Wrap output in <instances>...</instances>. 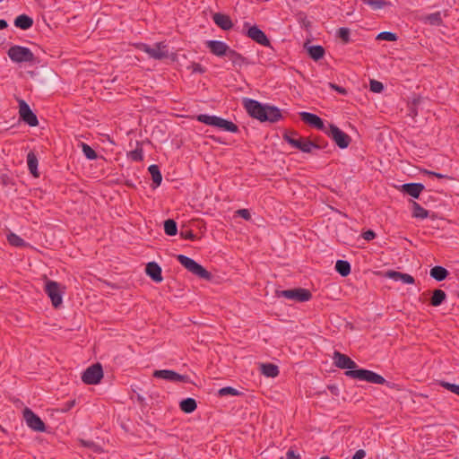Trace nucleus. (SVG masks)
<instances>
[{"label": "nucleus", "instance_id": "obj_19", "mask_svg": "<svg viewBox=\"0 0 459 459\" xmlns=\"http://www.w3.org/2000/svg\"><path fill=\"white\" fill-rule=\"evenodd\" d=\"M385 277L392 279L394 281H401L405 284H413L415 280L414 278L408 273H403L396 271H387L385 272Z\"/></svg>", "mask_w": 459, "mask_h": 459}, {"label": "nucleus", "instance_id": "obj_31", "mask_svg": "<svg viewBox=\"0 0 459 459\" xmlns=\"http://www.w3.org/2000/svg\"><path fill=\"white\" fill-rule=\"evenodd\" d=\"M307 52L311 58L317 61L321 59L325 55V49L319 45L311 46L307 48Z\"/></svg>", "mask_w": 459, "mask_h": 459}, {"label": "nucleus", "instance_id": "obj_51", "mask_svg": "<svg viewBox=\"0 0 459 459\" xmlns=\"http://www.w3.org/2000/svg\"><path fill=\"white\" fill-rule=\"evenodd\" d=\"M329 86L333 89L334 91H338L339 93L342 94V95H345L347 93V91L346 89L342 88V87H340L334 83H332L330 82L329 83Z\"/></svg>", "mask_w": 459, "mask_h": 459}, {"label": "nucleus", "instance_id": "obj_1", "mask_svg": "<svg viewBox=\"0 0 459 459\" xmlns=\"http://www.w3.org/2000/svg\"><path fill=\"white\" fill-rule=\"evenodd\" d=\"M244 107L252 117L261 122L268 121L274 123L281 118V112L278 108L274 106L262 105L255 100L245 99Z\"/></svg>", "mask_w": 459, "mask_h": 459}, {"label": "nucleus", "instance_id": "obj_6", "mask_svg": "<svg viewBox=\"0 0 459 459\" xmlns=\"http://www.w3.org/2000/svg\"><path fill=\"white\" fill-rule=\"evenodd\" d=\"M329 137H331L336 145L341 149L347 148L351 143V137L342 132L335 125H329L328 128L325 132Z\"/></svg>", "mask_w": 459, "mask_h": 459}, {"label": "nucleus", "instance_id": "obj_12", "mask_svg": "<svg viewBox=\"0 0 459 459\" xmlns=\"http://www.w3.org/2000/svg\"><path fill=\"white\" fill-rule=\"evenodd\" d=\"M153 377L157 378H161L169 382H186L188 380V377L186 375H180L173 370L162 369V370H155L153 372Z\"/></svg>", "mask_w": 459, "mask_h": 459}, {"label": "nucleus", "instance_id": "obj_29", "mask_svg": "<svg viewBox=\"0 0 459 459\" xmlns=\"http://www.w3.org/2000/svg\"><path fill=\"white\" fill-rule=\"evenodd\" d=\"M447 270L442 266H434L430 270V276L438 281L445 280L447 277Z\"/></svg>", "mask_w": 459, "mask_h": 459}, {"label": "nucleus", "instance_id": "obj_3", "mask_svg": "<svg viewBox=\"0 0 459 459\" xmlns=\"http://www.w3.org/2000/svg\"><path fill=\"white\" fill-rule=\"evenodd\" d=\"M178 261L183 265L188 272L198 276L201 279L211 280L212 273H209L204 267L196 263L194 259L185 255H178Z\"/></svg>", "mask_w": 459, "mask_h": 459}, {"label": "nucleus", "instance_id": "obj_11", "mask_svg": "<svg viewBox=\"0 0 459 459\" xmlns=\"http://www.w3.org/2000/svg\"><path fill=\"white\" fill-rule=\"evenodd\" d=\"M19 114L21 118L30 126H37L39 124L37 116L31 111L29 105L22 100H19Z\"/></svg>", "mask_w": 459, "mask_h": 459}, {"label": "nucleus", "instance_id": "obj_41", "mask_svg": "<svg viewBox=\"0 0 459 459\" xmlns=\"http://www.w3.org/2000/svg\"><path fill=\"white\" fill-rule=\"evenodd\" d=\"M240 394V392L231 386H226L222 387L219 390V395L220 396H225V395H238Z\"/></svg>", "mask_w": 459, "mask_h": 459}, {"label": "nucleus", "instance_id": "obj_40", "mask_svg": "<svg viewBox=\"0 0 459 459\" xmlns=\"http://www.w3.org/2000/svg\"><path fill=\"white\" fill-rule=\"evenodd\" d=\"M377 39L386 40V41H395L397 39V36L395 33L390 31H383L380 32L377 36Z\"/></svg>", "mask_w": 459, "mask_h": 459}, {"label": "nucleus", "instance_id": "obj_27", "mask_svg": "<svg viewBox=\"0 0 459 459\" xmlns=\"http://www.w3.org/2000/svg\"><path fill=\"white\" fill-rule=\"evenodd\" d=\"M197 407L196 402L193 398H186L180 402L179 408L186 413H192Z\"/></svg>", "mask_w": 459, "mask_h": 459}, {"label": "nucleus", "instance_id": "obj_8", "mask_svg": "<svg viewBox=\"0 0 459 459\" xmlns=\"http://www.w3.org/2000/svg\"><path fill=\"white\" fill-rule=\"evenodd\" d=\"M276 295L278 297H284L288 299L296 300L299 302L307 301L311 299L312 295L309 290L306 289H291L285 290H277Z\"/></svg>", "mask_w": 459, "mask_h": 459}, {"label": "nucleus", "instance_id": "obj_13", "mask_svg": "<svg viewBox=\"0 0 459 459\" xmlns=\"http://www.w3.org/2000/svg\"><path fill=\"white\" fill-rule=\"evenodd\" d=\"M333 359L334 365L339 368L348 370L358 369L357 364L350 357L339 351H334Z\"/></svg>", "mask_w": 459, "mask_h": 459}, {"label": "nucleus", "instance_id": "obj_24", "mask_svg": "<svg viewBox=\"0 0 459 459\" xmlns=\"http://www.w3.org/2000/svg\"><path fill=\"white\" fill-rule=\"evenodd\" d=\"M260 370L263 375L268 377H275L279 375L278 367L272 363L260 364Z\"/></svg>", "mask_w": 459, "mask_h": 459}, {"label": "nucleus", "instance_id": "obj_47", "mask_svg": "<svg viewBox=\"0 0 459 459\" xmlns=\"http://www.w3.org/2000/svg\"><path fill=\"white\" fill-rule=\"evenodd\" d=\"M180 236L185 239H190V240L195 239V235L193 233L192 230H181Z\"/></svg>", "mask_w": 459, "mask_h": 459}, {"label": "nucleus", "instance_id": "obj_7", "mask_svg": "<svg viewBox=\"0 0 459 459\" xmlns=\"http://www.w3.org/2000/svg\"><path fill=\"white\" fill-rule=\"evenodd\" d=\"M45 291L51 299L53 307L56 308L60 307L63 302V290L61 285L54 281H47L45 285Z\"/></svg>", "mask_w": 459, "mask_h": 459}, {"label": "nucleus", "instance_id": "obj_37", "mask_svg": "<svg viewBox=\"0 0 459 459\" xmlns=\"http://www.w3.org/2000/svg\"><path fill=\"white\" fill-rule=\"evenodd\" d=\"M7 239H8L9 243L12 246H14V247H24V246H26L25 241L22 238H20L18 235H16L14 233L8 234L7 235Z\"/></svg>", "mask_w": 459, "mask_h": 459}, {"label": "nucleus", "instance_id": "obj_42", "mask_svg": "<svg viewBox=\"0 0 459 459\" xmlns=\"http://www.w3.org/2000/svg\"><path fill=\"white\" fill-rule=\"evenodd\" d=\"M129 158L134 161H141L143 160V149L142 147H137L135 150L131 151L128 153Z\"/></svg>", "mask_w": 459, "mask_h": 459}, {"label": "nucleus", "instance_id": "obj_36", "mask_svg": "<svg viewBox=\"0 0 459 459\" xmlns=\"http://www.w3.org/2000/svg\"><path fill=\"white\" fill-rule=\"evenodd\" d=\"M425 21L428 22L430 25H441L442 18L439 12L430 13L425 17Z\"/></svg>", "mask_w": 459, "mask_h": 459}, {"label": "nucleus", "instance_id": "obj_21", "mask_svg": "<svg viewBox=\"0 0 459 459\" xmlns=\"http://www.w3.org/2000/svg\"><path fill=\"white\" fill-rule=\"evenodd\" d=\"M402 188L409 195L418 198L423 191L424 186L420 183H406L402 186Z\"/></svg>", "mask_w": 459, "mask_h": 459}, {"label": "nucleus", "instance_id": "obj_16", "mask_svg": "<svg viewBox=\"0 0 459 459\" xmlns=\"http://www.w3.org/2000/svg\"><path fill=\"white\" fill-rule=\"evenodd\" d=\"M247 35L254 41L257 42L262 46H269L270 41L264 32L261 30L257 26H251L248 28Z\"/></svg>", "mask_w": 459, "mask_h": 459}, {"label": "nucleus", "instance_id": "obj_25", "mask_svg": "<svg viewBox=\"0 0 459 459\" xmlns=\"http://www.w3.org/2000/svg\"><path fill=\"white\" fill-rule=\"evenodd\" d=\"M216 127L231 133H237L238 131V127L236 124L220 117L218 118Z\"/></svg>", "mask_w": 459, "mask_h": 459}, {"label": "nucleus", "instance_id": "obj_15", "mask_svg": "<svg viewBox=\"0 0 459 459\" xmlns=\"http://www.w3.org/2000/svg\"><path fill=\"white\" fill-rule=\"evenodd\" d=\"M290 145L296 149L300 150L303 152L309 153L313 151V149H319L320 146L311 142L308 139L299 137L297 141H291Z\"/></svg>", "mask_w": 459, "mask_h": 459}, {"label": "nucleus", "instance_id": "obj_35", "mask_svg": "<svg viewBox=\"0 0 459 459\" xmlns=\"http://www.w3.org/2000/svg\"><path fill=\"white\" fill-rule=\"evenodd\" d=\"M165 233L169 236H175L178 232L177 223L174 220L169 219L164 222Z\"/></svg>", "mask_w": 459, "mask_h": 459}, {"label": "nucleus", "instance_id": "obj_57", "mask_svg": "<svg viewBox=\"0 0 459 459\" xmlns=\"http://www.w3.org/2000/svg\"><path fill=\"white\" fill-rule=\"evenodd\" d=\"M7 27V22L4 20L0 19V30H4Z\"/></svg>", "mask_w": 459, "mask_h": 459}, {"label": "nucleus", "instance_id": "obj_32", "mask_svg": "<svg viewBox=\"0 0 459 459\" xmlns=\"http://www.w3.org/2000/svg\"><path fill=\"white\" fill-rule=\"evenodd\" d=\"M335 270L342 275L347 276L351 273V264L344 260H338L335 264Z\"/></svg>", "mask_w": 459, "mask_h": 459}, {"label": "nucleus", "instance_id": "obj_45", "mask_svg": "<svg viewBox=\"0 0 459 459\" xmlns=\"http://www.w3.org/2000/svg\"><path fill=\"white\" fill-rule=\"evenodd\" d=\"M338 37L342 39L344 43H348L350 41V30L347 28H340Z\"/></svg>", "mask_w": 459, "mask_h": 459}, {"label": "nucleus", "instance_id": "obj_58", "mask_svg": "<svg viewBox=\"0 0 459 459\" xmlns=\"http://www.w3.org/2000/svg\"><path fill=\"white\" fill-rule=\"evenodd\" d=\"M74 404V401H73L71 403H69V408H71Z\"/></svg>", "mask_w": 459, "mask_h": 459}, {"label": "nucleus", "instance_id": "obj_59", "mask_svg": "<svg viewBox=\"0 0 459 459\" xmlns=\"http://www.w3.org/2000/svg\"><path fill=\"white\" fill-rule=\"evenodd\" d=\"M320 459H330V457H328V456H324V457H321Z\"/></svg>", "mask_w": 459, "mask_h": 459}, {"label": "nucleus", "instance_id": "obj_38", "mask_svg": "<svg viewBox=\"0 0 459 459\" xmlns=\"http://www.w3.org/2000/svg\"><path fill=\"white\" fill-rule=\"evenodd\" d=\"M365 3L374 10L382 9L389 4L385 0H366Z\"/></svg>", "mask_w": 459, "mask_h": 459}, {"label": "nucleus", "instance_id": "obj_17", "mask_svg": "<svg viewBox=\"0 0 459 459\" xmlns=\"http://www.w3.org/2000/svg\"><path fill=\"white\" fill-rule=\"evenodd\" d=\"M207 47L212 54L218 56H227L230 50V48L226 43L219 40L207 41Z\"/></svg>", "mask_w": 459, "mask_h": 459}, {"label": "nucleus", "instance_id": "obj_30", "mask_svg": "<svg viewBox=\"0 0 459 459\" xmlns=\"http://www.w3.org/2000/svg\"><path fill=\"white\" fill-rule=\"evenodd\" d=\"M446 294L444 290H435L430 299V304L433 307H438L446 300Z\"/></svg>", "mask_w": 459, "mask_h": 459}, {"label": "nucleus", "instance_id": "obj_22", "mask_svg": "<svg viewBox=\"0 0 459 459\" xmlns=\"http://www.w3.org/2000/svg\"><path fill=\"white\" fill-rule=\"evenodd\" d=\"M228 59L232 62L234 65L237 66H243L247 65L250 64V62L247 61V59L244 56H242L240 54L237 53L236 51L230 48L227 56Z\"/></svg>", "mask_w": 459, "mask_h": 459}, {"label": "nucleus", "instance_id": "obj_33", "mask_svg": "<svg viewBox=\"0 0 459 459\" xmlns=\"http://www.w3.org/2000/svg\"><path fill=\"white\" fill-rule=\"evenodd\" d=\"M412 216L414 218L426 219L429 216V212L418 203L412 202Z\"/></svg>", "mask_w": 459, "mask_h": 459}, {"label": "nucleus", "instance_id": "obj_39", "mask_svg": "<svg viewBox=\"0 0 459 459\" xmlns=\"http://www.w3.org/2000/svg\"><path fill=\"white\" fill-rule=\"evenodd\" d=\"M82 150L83 154L88 158L89 160H95L97 158L96 152L88 144L84 143H81Z\"/></svg>", "mask_w": 459, "mask_h": 459}, {"label": "nucleus", "instance_id": "obj_23", "mask_svg": "<svg viewBox=\"0 0 459 459\" xmlns=\"http://www.w3.org/2000/svg\"><path fill=\"white\" fill-rule=\"evenodd\" d=\"M33 24V20L26 14H21L14 20V25L22 30H28Z\"/></svg>", "mask_w": 459, "mask_h": 459}, {"label": "nucleus", "instance_id": "obj_4", "mask_svg": "<svg viewBox=\"0 0 459 459\" xmlns=\"http://www.w3.org/2000/svg\"><path fill=\"white\" fill-rule=\"evenodd\" d=\"M137 48L148 54L149 57L155 60H162L169 56V48L165 42L155 43L152 46L141 43L138 44Z\"/></svg>", "mask_w": 459, "mask_h": 459}, {"label": "nucleus", "instance_id": "obj_44", "mask_svg": "<svg viewBox=\"0 0 459 459\" xmlns=\"http://www.w3.org/2000/svg\"><path fill=\"white\" fill-rule=\"evenodd\" d=\"M439 385L441 386H443L444 388L451 391L452 393L459 395V385H455V384H451V383H448V382H445V381H441L439 383Z\"/></svg>", "mask_w": 459, "mask_h": 459}, {"label": "nucleus", "instance_id": "obj_53", "mask_svg": "<svg viewBox=\"0 0 459 459\" xmlns=\"http://www.w3.org/2000/svg\"><path fill=\"white\" fill-rule=\"evenodd\" d=\"M327 389L330 391V393L334 395V396H338L339 395V388L334 385H327Z\"/></svg>", "mask_w": 459, "mask_h": 459}, {"label": "nucleus", "instance_id": "obj_60", "mask_svg": "<svg viewBox=\"0 0 459 459\" xmlns=\"http://www.w3.org/2000/svg\"><path fill=\"white\" fill-rule=\"evenodd\" d=\"M458 297H459V292H458Z\"/></svg>", "mask_w": 459, "mask_h": 459}, {"label": "nucleus", "instance_id": "obj_43", "mask_svg": "<svg viewBox=\"0 0 459 459\" xmlns=\"http://www.w3.org/2000/svg\"><path fill=\"white\" fill-rule=\"evenodd\" d=\"M80 442L83 446L90 448L94 453H100L102 451L101 447L92 441L80 440Z\"/></svg>", "mask_w": 459, "mask_h": 459}, {"label": "nucleus", "instance_id": "obj_50", "mask_svg": "<svg viewBox=\"0 0 459 459\" xmlns=\"http://www.w3.org/2000/svg\"><path fill=\"white\" fill-rule=\"evenodd\" d=\"M362 237L365 240L370 241L376 238V233L373 230H368L363 232Z\"/></svg>", "mask_w": 459, "mask_h": 459}, {"label": "nucleus", "instance_id": "obj_48", "mask_svg": "<svg viewBox=\"0 0 459 459\" xmlns=\"http://www.w3.org/2000/svg\"><path fill=\"white\" fill-rule=\"evenodd\" d=\"M187 68L191 69L192 73H199V74L204 73V69L200 64L194 63L191 65H189Z\"/></svg>", "mask_w": 459, "mask_h": 459}, {"label": "nucleus", "instance_id": "obj_46", "mask_svg": "<svg viewBox=\"0 0 459 459\" xmlns=\"http://www.w3.org/2000/svg\"><path fill=\"white\" fill-rule=\"evenodd\" d=\"M383 84L382 82H378V81H376V80H371L370 81V90L373 91V92H377V93H379L383 91Z\"/></svg>", "mask_w": 459, "mask_h": 459}, {"label": "nucleus", "instance_id": "obj_18", "mask_svg": "<svg viewBox=\"0 0 459 459\" xmlns=\"http://www.w3.org/2000/svg\"><path fill=\"white\" fill-rule=\"evenodd\" d=\"M212 20L218 27L224 30H229L233 26L230 17L221 13H214L212 15Z\"/></svg>", "mask_w": 459, "mask_h": 459}, {"label": "nucleus", "instance_id": "obj_14", "mask_svg": "<svg viewBox=\"0 0 459 459\" xmlns=\"http://www.w3.org/2000/svg\"><path fill=\"white\" fill-rule=\"evenodd\" d=\"M299 116H300L301 120L304 123H306L316 129L322 130L324 132H325V130L327 129L325 126L323 120L318 116H316L315 114L304 111V112H301L299 114Z\"/></svg>", "mask_w": 459, "mask_h": 459}, {"label": "nucleus", "instance_id": "obj_2", "mask_svg": "<svg viewBox=\"0 0 459 459\" xmlns=\"http://www.w3.org/2000/svg\"><path fill=\"white\" fill-rule=\"evenodd\" d=\"M345 376L372 384L384 385L386 383V380L381 375L368 369L358 368L347 370Z\"/></svg>", "mask_w": 459, "mask_h": 459}, {"label": "nucleus", "instance_id": "obj_5", "mask_svg": "<svg viewBox=\"0 0 459 459\" xmlns=\"http://www.w3.org/2000/svg\"><path fill=\"white\" fill-rule=\"evenodd\" d=\"M7 54L15 63L33 62L35 59L33 53L28 48L17 45L11 47Z\"/></svg>", "mask_w": 459, "mask_h": 459}, {"label": "nucleus", "instance_id": "obj_49", "mask_svg": "<svg viewBox=\"0 0 459 459\" xmlns=\"http://www.w3.org/2000/svg\"><path fill=\"white\" fill-rule=\"evenodd\" d=\"M237 213L243 219L248 221L251 218L250 212L247 209H239Z\"/></svg>", "mask_w": 459, "mask_h": 459}, {"label": "nucleus", "instance_id": "obj_34", "mask_svg": "<svg viewBox=\"0 0 459 459\" xmlns=\"http://www.w3.org/2000/svg\"><path fill=\"white\" fill-rule=\"evenodd\" d=\"M219 117L217 116H210L206 114H201L196 117V119L208 126H217Z\"/></svg>", "mask_w": 459, "mask_h": 459}, {"label": "nucleus", "instance_id": "obj_56", "mask_svg": "<svg viewBox=\"0 0 459 459\" xmlns=\"http://www.w3.org/2000/svg\"><path fill=\"white\" fill-rule=\"evenodd\" d=\"M292 135H296L295 133H291L290 134H284V140L290 144L291 141H297V138H294Z\"/></svg>", "mask_w": 459, "mask_h": 459}, {"label": "nucleus", "instance_id": "obj_9", "mask_svg": "<svg viewBox=\"0 0 459 459\" xmlns=\"http://www.w3.org/2000/svg\"><path fill=\"white\" fill-rule=\"evenodd\" d=\"M103 377V370L100 364L97 363L89 367L82 374V380L87 385H96Z\"/></svg>", "mask_w": 459, "mask_h": 459}, {"label": "nucleus", "instance_id": "obj_52", "mask_svg": "<svg viewBox=\"0 0 459 459\" xmlns=\"http://www.w3.org/2000/svg\"><path fill=\"white\" fill-rule=\"evenodd\" d=\"M366 456V452L363 449H359L351 459H363Z\"/></svg>", "mask_w": 459, "mask_h": 459}, {"label": "nucleus", "instance_id": "obj_26", "mask_svg": "<svg viewBox=\"0 0 459 459\" xmlns=\"http://www.w3.org/2000/svg\"><path fill=\"white\" fill-rule=\"evenodd\" d=\"M27 164L30 172L35 177H39L38 172V159L36 154L33 152H30L27 155Z\"/></svg>", "mask_w": 459, "mask_h": 459}, {"label": "nucleus", "instance_id": "obj_55", "mask_svg": "<svg viewBox=\"0 0 459 459\" xmlns=\"http://www.w3.org/2000/svg\"><path fill=\"white\" fill-rule=\"evenodd\" d=\"M287 459H299V455H297L293 450H289L286 453Z\"/></svg>", "mask_w": 459, "mask_h": 459}, {"label": "nucleus", "instance_id": "obj_20", "mask_svg": "<svg viewBox=\"0 0 459 459\" xmlns=\"http://www.w3.org/2000/svg\"><path fill=\"white\" fill-rule=\"evenodd\" d=\"M146 273L156 282L162 281L161 268L155 262H150L146 265Z\"/></svg>", "mask_w": 459, "mask_h": 459}, {"label": "nucleus", "instance_id": "obj_54", "mask_svg": "<svg viewBox=\"0 0 459 459\" xmlns=\"http://www.w3.org/2000/svg\"><path fill=\"white\" fill-rule=\"evenodd\" d=\"M424 173L427 174V175L437 177V178H447V176H446V175H443V174H440V173H437V172H433V171H429V170H424Z\"/></svg>", "mask_w": 459, "mask_h": 459}, {"label": "nucleus", "instance_id": "obj_28", "mask_svg": "<svg viewBox=\"0 0 459 459\" xmlns=\"http://www.w3.org/2000/svg\"><path fill=\"white\" fill-rule=\"evenodd\" d=\"M148 170H149L150 174L152 175L153 187L154 188L158 187L160 185L161 180H162V176H161L159 167L157 165L153 164L148 168Z\"/></svg>", "mask_w": 459, "mask_h": 459}, {"label": "nucleus", "instance_id": "obj_10", "mask_svg": "<svg viewBox=\"0 0 459 459\" xmlns=\"http://www.w3.org/2000/svg\"><path fill=\"white\" fill-rule=\"evenodd\" d=\"M23 419L31 429L38 432H44L46 430L45 423L30 409L25 408L23 410Z\"/></svg>", "mask_w": 459, "mask_h": 459}]
</instances>
